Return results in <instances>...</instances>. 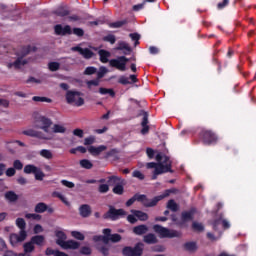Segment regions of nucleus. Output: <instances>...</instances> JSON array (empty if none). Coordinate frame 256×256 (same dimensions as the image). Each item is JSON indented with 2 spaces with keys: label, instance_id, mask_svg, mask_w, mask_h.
<instances>
[{
  "label": "nucleus",
  "instance_id": "obj_3",
  "mask_svg": "<svg viewBox=\"0 0 256 256\" xmlns=\"http://www.w3.org/2000/svg\"><path fill=\"white\" fill-rule=\"evenodd\" d=\"M31 51H35V47L33 46H26L24 47L18 54L17 58L14 62H10L7 64L8 69H21L24 65L29 63V59L25 58Z\"/></svg>",
  "mask_w": 256,
  "mask_h": 256
},
{
  "label": "nucleus",
  "instance_id": "obj_33",
  "mask_svg": "<svg viewBox=\"0 0 256 256\" xmlns=\"http://www.w3.org/2000/svg\"><path fill=\"white\" fill-rule=\"evenodd\" d=\"M31 242L34 245H43V243L45 242V236H43V235H36V236L31 238Z\"/></svg>",
  "mask_w": 256,
  "mask_h": 256
},
{
  "label": "nucleus",
  "instance_id": "obj_46",
  "mask_svg": "<svg viewBox=\"0 0 256 256\" xmlns=\"http://www.w3.org/2000/svg\"><path fill=\"white\" fill-rule=\"evenodd\" d=\"M71 235H72V237H74V239H78V241L85 240V235H83V233H81L79 231H72Z\"/></svg>",
  "mask_w": 256,
  "mask_h": 256
},
{
  "label": "nucleus",
  "instance_id": "obj_60",
  "mask_svg": "<svg viewBox=\"0 0 256 256\" xmlns=\"http://www.w3.org/2000/svg\"><path fill=\"white\" fill-rule=\"evenodd\" d=\"M95 143V136H90L84 139V145H93Z\"/></svg>",
  "mask_w": 256,
  "mask_h": 256
},
{
  "label": "nucleus",
  "instance_id": "obj_13",
  "mask_svg": "<svg viewBox=\"0 0 256 256\" xmlns=\"http://www.w3.org/2000/svg\"><path fill=\"white\" fill-rule=\"evenodd\" d=\"M54 31L56 33V35H71V33H73V31L71 30V26L66 25V26H62L61 24H58L54 27Z\"/></svg>",
  "mask_w": 256,
  "mask_h": 256
},
{
  "label": "nucleus",
  "instance_id": "obj_14",
  "mask_svg": "<svg viewBox=\"0 0 256 256\" xmlns=\"http://www.w3.org/2000/svg\"><path fill=\"white\" fill-rule=\"evenodd\" d=\"M103 151H107V146L100 145L98 147H95V146L88 147V153L92 154L94 157H97V155H101Z\"/></svg>",
  "mask_w": 256,
  "mask_h": 256
},
{
  "label": "nucleus",
  "instance_id": "obj_51",
  "mask_svg": "<svg viewBox=\"0 0 256 256\" xmlns=\"http://www.w3.org/2000/svg\"><path fill=\"white\" fill-rule=\"evenodd\" d=\"M105 74H107V68H105V66H101L97 73L98 79H103V77H105Z\"/></svg>",
  "mask_w": 256,
  "mask_h": 256
},
{
  "label": "nucleus",
  "instance_id": "obj_31",
  "mask_svg": "<svg viewBox=\"0 0 256 256\" xmlns=\"http://www.w3.org/2000/svg\"><path fill=\"white\" fill-rule=\"evenodd\" d=\"M120 183H123V179L119 176H109L108 177V184L109 185H119Z\"/></svg>",
  "mask_w": 256,
  "mask_h": 256
},
{
  "label": "nucleus",
  "instance_id": "obj_43",
  "mask_svg": "<svg viewBox=\"0 0 256 256\" xmlns=\"http://www.w3.org/2000/svg\"><path fill=\"white\" fill-rule=\"evenodd\" d=\"M193 231H197L198 233H203L205 231V226L199 222L193 223Z\"/></svg>",
  "mask_w": 256,
  "mask_h": 256
},
{
  "label": "nucleus",
  "instance_id": "obj_18",
  "mask_svg": "<svg viewBox=\"0 0 256 256\" xmlns=\"http://www.w3.org/2000/svg\"><path fill=\"white\" fill-rule=\"evenodd\" d=\"M103 233L105 235H109L111 243H119L121 241L122 237L119 234H111V229L106 228L103 230Z\"/></svg>",
  "mask_w": 256,
  "mask_h": 256
},
{
  "label": "nucleus",
  "instance_id": "obj_54",
  "mask_svg": "<svg viewBox=\"0 0 256 256\" xmlns=\"http://www.w3.org/2000/svg\"><path fill=\"white\" fill-rule=\"evenodd\" d=\"M127 22L125 21H118L110 24V27H113L114 29H119V27H123V25H126Z\"/></svg>",
  "mask_w": 256,
  "mask_h": 256
},
{
  "label": "nucleus",
  "instance_id": "obj_10",
  "mask_svg": "<svg viewBox=\"0 0 256 256\" xmlns=\"http://www.w3.org/2000/svg\"><path fill=\"white\" fill-rule=\"evenodd\" d=\"M165 197H169V190H166L162 195L156 196L152 199L146 198L144 207H155V205H157L159 201H162V199H165Z\"/></svg>",
  "mask_w": 256,
  "mask_h": 256
},
{
  "label": "nucleus",
  "instance_id": "obj_19",
  "mask_svg": "<svg viewBox=\"0 0 256 256\" xmlns=\"http://www.w3.org/2000/svg\"><path fill=\"white\" fill-rule=\"evenodd\" d=\"M81 246V243L75 241V240H68L62 245V249H77Z\"/></svg>",
  "mask_w": 256,
  "mask_h": 256
},
{
  "label": "nucleus",
  "instance_id": "obj_45",
  "mask_svg": "<svg viewBox=\"0 0 256 256\" xmlns=\"http://www.w3.org/2000/svg\"><path fill=\"white\" fill-rule=\"evenodd\" d=\"M132 177H134L135 179H139V181H143L145 179V174H143L139 170H134L132 172Z\"/></svg>",
  "mask_w": 256,
  "mask_h": 256
},
{
  "label": "nucleus",
  "instance_id": "obj_27",
  "mask_svg": "<svg viewBox=\"0 0 256 256\" xmlns=\"http://www.w3.org/2000/svg\"><path fill=\"white\" fill-rule=\"evenodd\" d=\"M144 243H147L148 245H155V243H157V236H155V234H147L144 236L143 238Z\"/></svg>",
  "mask_w": 256,
  "mask_h": 256
},
{
  "label": "nucleus",
  "instance_id": "obj_29",
  "mask_svg": "<svg viewBox=\"0 0 256 256\" xmlns=\"http://www.w3.org/2000/svg\"><path fill=\"white\" fill-rule=\"evenodd\" d=\"M81 217H89L91 215V206L84 204L79 208Z\"/></svg>",
  "mask_w": 256,
  "mask_h": 256
},
{
  "label": "nucleus",
  "instance_id": "obj_24",
  "mask_svg": "<svg viewBox=\"0 0 256 256\" xmlns=\"http://www.w3.org/2000/svg\"><path fill=\"white\" fill-rule=\"evenodd\" d=\"M56 237H57L56 243H57V245H59L60 247H62L63 243H66V242H67V235L64 234L63 231H58V232H56Z\"/></svg>",
  "mask_w": 256,
  "mask_h": 256
},
{
  "label": "nucleus",
  "instance_id": "obj_61",
  "mask_svg": "<svg viewBox=\"0 0 256 256\" xmlns=\"http://www.w3.org/2000/svg\"><path fill=\"white\" fill-rule=\"evenodd\" d=\"M26 219H34L36 221H39L41 219V215L39 214H26Z\"/></svg>",
  "mask_w": 256,
  "mask_h": 256
},
{
  "label": "nucleus",
  "instance_id": "obj_56",
  "mask_svg": "<svg viewBox=\"0 0 256 256\" xmlns=\"http://www.w3.org/2000/svg\"><path fill=\"white\" fill-rule=\"evenodd\" d=\"M13 167L17 171H21V169H23V163L21 162V160H15L13 163Z\"/></svg>",
  "mask_w": 256,
  "mask_h": 256
},
{
  "label": "nucleus",
  "instance_id": "obj_28",
  "mask_svg": "<svg viewBox=\"0 0 256 256\" xmlns=\"http://www.w3.org/2000/svg\"><path fill=\"white\" fill-rule=\"evenodd\" d=\"M147 231H149L147 225H139L133 228V233H135V235H145Z\"/></svg>",
  "mask_w": 256,
  "mask_h": 256
},
{
  "label": "nucleus",
  "instance_id": "obj_52",
  "mask_svg": "<svg viewBox=\"0 0 256 256\" xmlns=\"http://www.w3.org/2000/svg\"><path fill=\"white\" fill-rule=\"evenodd\" d=\"M10 105H11V102L9 100L0 98V107H3V109H9Z\"/></svg>",
  "mask_w": 256,
  "mask_h": 256
},
{
  "label": "nucleus",
  "instance_id": "obj_11",
  "mask_svg": "<svg viewBox=\"0 0 256 256\" xmlns=\"http://www.w3.org/2000/svg\"><path fill=\"white\" fill-rule=\"evenodd\" d=\"M71 51H77L78 53H80V55H82V57H84V59H91L95 55V53H93V51H91L90 49L81 48L80 46L72 47Z\"/></svg>",
  "mask_w": 256,
  "mask_h": 256
},
{
  "label": "nucleus",
  "instance_id": "obj_4",
  "mask_svg": "<svg viewBox=\"0 0 256 256\" xmlns=\"http://www.w3.org/2000/svg\"><path fill=\"white\" fill-rule=\"evenodd\" d=\"M153 230L155 231V233L160 235L162 239H165V238L173 239L175 237H181V232L177 230H171V229L165 228L158 224L153 226Z\"/></svg>",
  "mask_w": 256,
  "mask_h": 256
},
{
  "label": "nucleus",
  "instance_id": "obj_55",
  "mask_svg": "<svg viewBox=\"0 0 256 256\" xmlns=\"http://www.w3.org/2000/svg\"><path fill=\"white\" fill-rule=\"evenodd\" d=\"M98 191H99V193H108V192H109V185H107V184H101V185L98 187Z\"/></svg>",
  "mask_w": 256,
  "mask_h": 256
},
{
  "label": "nucleus",
  "instance_id": "obj_15",
  "mask_svg": "<svg viewBox=\"0 0 256 256\" xmlns=\"http://www.w3.org/2000/svg\"><path fill=\"white\" fill-rule=\"evenodd\" d=\"M138 79L136 75H130V77L121 76L118 83L121 85H131V83H137Z\"/></svg>",
  "mask_w": 256,
  "mask_h": 256
},
{
  "label": "nucleus",
  "instance_id": "obj_57",
  "mask_svg": "<svg viewBox=\"0 0 256 256\" xmlns=\"http://www.w3.org/2000/svg\"><path fill=\"white\" fill-rule=\"evenodd\" d=\"M85 75H94V73H97V68L95 67H87L84 71Z\"/></svg>",
  "mask_w": 256,
  "mask_h": 256
},
{
  "label": "nucleus",
  "instance_id": "obj_40",
  "mask_svg": "<svg viewBox=\"0 0 256 256\" xmlns=\"http://www.w3.org/2000/svg\"><path fill=\"white\" fill-rule=\"evenodd\" d=\"M16 225L18 228H20V231H25V227H27V223L25 222V219L18 218L16 220Z\"/></svg>",
  "mask_w": 256,
  "mask_h": 256
},
{
  "label": "nucleus",
  "instance_id": "obj_32",
  "mask_svg": "<svg viewBox=\"0 0 256 256\" xmlns=\"http://www.w3.org/2000/svg\"><path fill=\"white\" fill-rule=\"evenodd\" d=\"M181 225H183V223H187V221H191V219H193V212L192 211H188V212H182V217H181Z\"/></svg>",
  "mask_w": 256,
  "mask_h": 256
},
{
  "label": "nucleus",
  "instance_id": "obj_22",
  "mask_svg": "<svg viewBox=\"0 0 256 256\" xmlns=\"http://www.w3.org/2000/svg\"><path fill=\"white\" fill-rule=\"evenodd\" d=\"M66 131H67V128L63 124H54L51 127L52 135H55V133H65Z\"/></svg>",
  "mask_w": 256,
  "mask_h": 256
},
{
  "label": "nucleus",
  "instance_id": "obj_37",
  "mask_svg": "<svg viewBox=\"0 0 256 256\" xmlns=\"http://www.w3.org/2000/svg\"><path fill=\"white\" fill-rule=\"evenodd\" d=\"M167 209H170V211H179V205L175 203V200H169L167 203Z\"/></svg>",
  "mask_w": 256,
  "mask_h": 256
},
{
  "label": "nucleus",
  "instance_id": "obj_41",
  "mask_svg": "<svg viewBox=\"0 0 256 256\" xmlns=\"http://www.w3.org/2000/svg\"><path fill=\"white\" fill-rule=\"evenodd\" d=\"M123 49H125V51L131 52V47L127 42H119L117 50L123 51Z\"/></svg>",
  "mask_w": 256,
  "mask_h": 256
},
{
  "label": "nucleus",
  "instance_id": "obj_12",
  "mask_svg": "<svg viewBox=\"0 0 256 256\" xmlns=\"http://www.w3.org/2000/svg\"><path fill=\"white\" fill-rule=\"evenodd\" d=\"M25 239H27L26 231H20L19 234H11L10 235L11 245H17V243H21L22 241H25Z\"/></svg>",
  "mask_w": 256,
  "mask_h": 256
},
{
  "label": "nucleus",
  "instance_id": "obj_23",
  "mask_svg": "<svg viewBox=\"0 0 256 256\" xmlns=\"http://www.w3.org/2000/svg\"><path fill=\"white\" fill-rule=\"evenodd\" d=\"M98 54L100 56L101 63H109V57H111V52L107 50H99Z\"/></svg>",
  "mask_w": 256,
  "mask_h": 256
},
{
  "label": "nucleus",
  "instance_id": "obj_35",
  "mask_svg": "<svg viewBox=\"0 0 256 256\" xmlns=\"http://www.w3.org/2000/svg\"><path fill=\"white\" fill-rule=\"evenodd\" d=\"M37 167L33 164H28L24 167V173H26L27 175L31 174V173H36L37 171Z\"/></svg>",
  "mask_w": 256,
  "mask_h": 256
},
{
  "label": "nucleus",
  "instance_id": "obj_39",
  "mask_svg": "<svg viewBox=\"0 0 256 256\" xmlns=\"http://www.w3.org/2000/svg\"><path fill=\"white\" fill-rule=\"evenodd\" d=\"M32 101H36V102H40V103H51L52 102L51 98L41 97V96H34L32 98Z\"/></svg>",
  "mask_w": 256,
  "mask_h": 256
},
{
  "label": "nucleus",
  "instance_id": "obj_34",
  "mask_svg": "<svg viewBox=\"0 0 256 256\" xmlns=\"http://www.w3.org/2000/svg\"><path fill=\"white\" fill-rule=\"evenodd\" d=\"M47 211V204L40 202L35 206V213H45Z\"/></svg>",
  "mask_w": 256,
  "mask_h": 256
},
{
  "label": "nucleus",
  "instance_id": "obj_8",
  "mask_svg": "<svg viewBox=\"0 0 256 256\" xmlns=\"http://www.w3.org/2000/svg\"><path fill=\"white\" fill-rule=\"evenodd\" d=\"M127 63H129V59L125 56H120L109 61L110 67H115L118 71H127Z\"/></svg>",
  "mask_w": 256,
  "mask_h": 256
},
{
  "label": "nucleus",
  "instance_id": "obj_30",
  "mask_svg": "<svg viewBox=\"0 0 256 256\" xmlns=\"http://www.w3.org/2000/svg\"><path fill=\"white\" fill-rule=\"evenodd\" d=\"M39 155L44 159H48V161H51V159H53V151L49 149L40 150Z\"/></svg>",
  "mask_w": 256,
  "mask_h": 256
},
{
  "label": "nucleus",
  "instance_id": "obj_53",
  "mask_svg": "<svg viewBox=\"0 0 256 256\" xmlns=\"http://www.w3.org/2000/svg\"><path fill=\"white\" fill-rule=\"evenodd\" d=\"M80 253H81V255H91V253H92L91 247H89V246H83V247L80 249Z\"/></svg>",
  "mask_w": 256,
  "mask_h": 256
},
{
  "label": "nucleus",
  "instance_id": "obj_44",
  "mask_svg": "<svg viewBox=\"0 0 256 256\" xmlns=\"http://www.w3.org/2000/svg\"><path fill=\"white\" fill-rule=\"evenodd\" d=\"M55 13L59 16V17H67V15H69V10L60 7L58 8Z\"/></svg>",
  "mask_w": 256,
  "mask_h": 256
},
{
  "label": "nucleus",
  "instance_id": "obj_64",
  "mask_svg": "<svg viewBox=\"0 0 256 256\" xmlns=\"http://www.w3.org/2000/svg\"><path fill=\"white\" fill-rule=\"evenodd\" d=\"M73 135L76 137H79L80 139H83V130L82 129H75L73 131Z\"/></svg>",
  "mask_w": 256,
  "mask_h": 256
},
{
  "label": "nucleus",
  "instance_id": "obj_16",
  "mask_svg": "<svg viewBox=\"0 0 256 256\" xmlns=\"http://www.w3.org/2000/svg\"><path fill=\"white\" fill-rule=\"evenodd\" d=\"M149 114H147L146 112L143 113V119H142V130L141 133L142 135H147V133H149Z\"/></svg>",
  "mask_w": 256,
  "mask_h": 256
},
{
  "label": "nucleus",
  "instance_id": "obj_26",
  "mask_svg": "<svg viewBox=\"0 0 256 256\" xmlns=\"http://www.w3.org/2000/svg\"><path fill=\"white\" fill-rule=\"evenodd\" d=\"M131 213H133V215H135L139 221H147V219H149V215L143 211L131 210Z\"/></svg>",
  "mask_w": 256,
  "mask_h": 256
},
{
  "label": "nucleus",
  "instance_id": "obj_20",
  "mask_svg": "<svg viewBox=\"0 0 256 256\" xmlns=\"http://www.w3.org/2000/svg\"><path fill=\"white\" fill-rule=\"evenodd\" d=\"M23 135H27L28 137H36V139H41L43 141V135L39 130L29 129L23 131Z\"/></svg>",
  "mask_w": 256,
  "mask_h": 256
},
{
  "label": "nucleus",
  "instance_id": "obj_38",
  "mask_svg": "<svg viewBox=\"0 0 256 256\" xmlns=\"http://www.w3.org/2000/svg\"><path fill=\"white\" fill-rule=\"evenodd\" d=\"M80 167L83 169H92L93 163H91L88 159H83L80 161Z\"/></svg>",
  "mask_w": 256,
  "mask_h": 256
},
{
  "label": "nucleus",
  "instance_id": "obj_7",
  "mask_svg": "<svg viewBox=\"0 0 256 256\" xmlns=\"http://www.w3.org/2000/svg\"><path fill=\"white\" fill-rule=\"evenodd\" d=\"M145 249V244L137 243L135 247L126 246L122 250V255L124 256H142L143 250Z\"/></svg>",
  "mask_w": 256,
  "mask_h": 256
},
{
  "label": "nucleus",
  "instance_id": "obj_17",
  "mask_svg": "<svg viewBox=\"0 0 256 256\" xmlns=\"http://www.w3.org/2000/svg\"><path fill=\"white\" fill-rule=\"evenodd\" d=\"M4 198L8 201V203H17L19 201V195L14 191H8L4 194Z\"/></svg>",
  "mask_w": 256,
  "mask_h": 256
},
{
  "label": "nucleus",
  "instance_id": "obj_25",
  "mask_svg": "<svg viewBox=\"0 0 256 256\" xmlns=\"http://www.w3.org/2000/svg\"><path fill=\"white\" fill-rule=\"evenodd\" d=\"M35 250V246L32 241L24 244V253L19 254L18 256H29L28 253H31Z\"/></svg>",
  "mask_w": 256,
  "mask_h": 256
},
{
  "label": "nucleus",
  "instance_id": "obj_50",
  "mask_svg": "<svg viewBox=\"0 0 256 256\" xmlns=\"http://www.w3.org/2000/svg\"><path fill=\"white\" fill-rule=\"evenodd\" d=\"M34 175L37 181H43V178L45 177V173H43V171H41V169L39 168L36 170V173H34Z\"/></svg>",
  "mask_w": 256,
  "mask_h": 256
},
{
  "label": "nucleus",
  "instance_id": "obj_42",
  "mask_svg": "<svg viewBox=\"0 0 256 256\" xmlns=\"http://www.w3.org/2000/svg\"><path fill=\"white\" fill-rule=\"evenodd\" d=\"M113 193H115V195H123L125 188H123V185L121 184H117L113 189H112Z\"/></svg>",
  "mask_w": 256,
  "mask_h": 256
},
{
  "label": "nucleus",
  "instance_id": "obj_47",
  "mask_svg": "<svg viewBox=\"0 0 256 256\" xmlns=\"http://www.w3.org/2000/svg\"><path fill=\"white\" fill-rule=\"evenodd\" d=\"M136 201H139L140 203H142V205H145L146 201H147V196L144 194H135L134 195Z\"/></svg>",
  "mask_w": 256,
  "mask_h": 256
},
{
  "label": "nucleus",
  "instance_id": "obj_62",
  "mask_svg": "<svg viewBox=\"0 0 256 256\" xmlns=\"http://www.w3.org/2000/svg\"><path fill=\"white\" fill-rule=\"evenodd\" d=\"M73 33L77 35V37H83V35H85V32L81 28H74Z\"/></svg>",
  "mask_w": 256,
  "mask_h": 256
},
{
  "label": "nucleus",
  "instance_id": "obj_63",
  "mask_svg": "<svg viewBox=\"0 0 256 256\" xmlns=\"http://www.w3.org/2000/svg\"><path fill=\"white\" fill-rule=\"evenodd\" d=\"M15 173H17V171L15 170V168H8L6 170V176L7 177H13L15 176Z\"/></svg>",
  "mask_w": 256,
  "mask_h": 256
},
{
  "label": "nucleus",
  "instance_id": "obj_36",
  "mask_svg": "<svg viewBox=\"0 0 256 256\" xmlns=\"http://www.w3.org/2000/svg\"><path fill=\"white\" fill-rule=\"evenodd\" d=\"M99 94L110 95V97H115V92L113 91V89H108V88H99Z\"/></svg>",
  "mask_w": 256,
  "mask_h": 256
},
{
  "label": "nucleus",
  "instance_id": "obj_2",
  "mask_svg": "<svg viewBox=\"0 0 256 256\" xmlns=\"http://www.w3.org/2000/svg\"><path fill=\"white\" fill-rule=\"evenodd\" d=\"M35 129L41 133L43 141H52L55 135L51 132V127H53V120L47 116L38 115L34 119Z\"/></svg>",
  "mask_w": 256,
  "mask_h": 256
},
{
  "label": "nucleus",
  "instance_id": "obj_48",
  "mask_svg": "<svg viewBox=\"0 0 256 256\" xmlns=\"http://www.w3.org/2000/svg\"><path fill=\"white\" fill-rule=\"evenodd\" d=\"M61 67V64L59 62H50L48 64V69L51 71H59V68Z\"/></svg>",
  "mask_w": 256,
  "mask_h": 256
},
{
  "label": "nucleus",
  "instance_id": "obj_9",
  "mask_svg": "<svg viewBox=\"0 0 256 256\" xmlns=\"http://www.w3.org/2000/svg\"><path fill=\"white\" fill-rule=\"evenodd\" d=\"M124 215H127L125 210L123 209H115L114 207H110L109 211L105 215V219H112V221H115L119 219V217H124Z\"/></svg>",
  "mask_w": 256,
  "mask_h": 256
},
{
  "label": "nucleus",
  "instance_id": "obj_59",
  "mask_svg": "<svg viewBox=\"0 0 256 256\" xmlns=\"http://www.w3.org/2000/svg\"><path fill=\"white\" fill-rule=\"evenodd\" d=\"M100 81H99V78H97L96 80H90L87 82V85L89 87V89H91V87H98Z\"/></svg>",
  "mask_w": 256,
  "mask_h": 256
},
{
  "label": "nucleus",
  "instance_id": "obj_49",
  "mask_svg": "<svg viewBox=\"0 0 256 256\" xmlns=\"http://www.w3.org/2000/svg\"><path fill=\"white\" fill-rule=\"evenodd\" d=\"M129 37L132 39V41H135L134 45L137 47L139 45V40L141 39V35L137 33H131L129 34Z\"/></svg>",
  "mask_w": 256,
  "mask_h": 256
},
{
  "label": "nucleus",
  "instance_id": "obj_6",
  "mask_svg": "<svg viewBox=\"0 0 256 256\" xmlns=\"http://www.w3.org/2000/svg\"><path fill=\"white\" fill-rule=\"evenodd\" d=\"M199 136L205 145H215L219 141L217 134L213 130L202 129Z\"/></svg>",
  "mask_w": 256,
  "mask_h": 256
},
{
  "label": "nucleus",
  "instance_id": "obj_58",
  "mask_svg": "<svg viewBox=\"0 0 256 256\" xmlns=\"http://www.w3.org/2000/svg\"><path fill=\"white\" fill-rule=\"evenodd\" d=\"M104 41H107L108 43H111V45H114L115 41H117V39L115 38V35H108L106 37H104Z\"/></svg>",
  "mask_w": 256,
  "mask_h": 256
},
{
  "label": "nucleus",
  "instance_id": "obj_1",
  "mask_svg": "<svg viewBox=\"0 0 256 256\" xmlns=\"http://www.w3.org/2000/svg\"><path fill=\"white\" fill-rule=\"evenodd\" d=\"M156 161L155 162H149L146 164L147 169H154L152 179H157L158 175H163V173H172L171 165L172 162L169 159V157L159 153L156 155Z\"/></svg>",
  "mask_w": 256,
  "mask_h": 256
},
{
  "label": "nucleus",
  "instance_id": "obj_21",
  "mask_svg": "<svg viewBox=\"0 0 256 256\" xmlns=\"http://www.w3.org/2000/svg\"><path fill=\"white\" fill-rule=\"evenodd\" d=\"M221 223H222V226L224 227V229H229L231 227V224H229V221L218 219L212 223L214 231H217V227H219V225H221Z\"/></svg>",
  "mask_w": 256,
  "mask_h": 256
},
{
  "label": "nucleus",
  "instance_id": "obj_5",
  "mask_svg": "<svg viewBox=\"0 0 256 256\" xmlns=\"http://www.w3.org/2000/svg\"><path fill=\"white\" fill-rule=\"evenodd\" d=\"M66 101L69 105H75L76 107H82L85 105V100L81 97V92L68 90L66 92Z\"/></svg>",
  "mask_w": 256,
  "mask_h": 256
}]
</instances>
